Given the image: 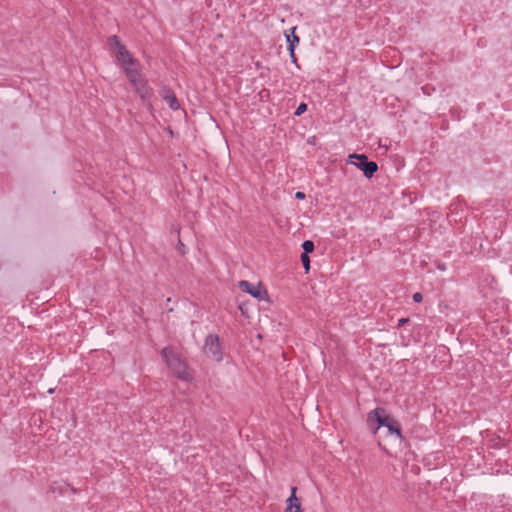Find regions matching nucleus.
<instances>
[{
  "label": "nucleus",
  "instance_id": "6e6552de",
  "mask_svg": "<svg viewBox=\"0 0 512 512\" xmlns=\"http://www.w3.org/2000/svg\"><path fill=\"white\" fill-rule=\"evenodd\" d=\"M297 487H291V495L287 499V508L285 512H303L299 499L296 497Z\"/></svg>",
  "mask_w": 512,
  "mask_h": 512
},
{
  "label": "nucleus",
  "instance_id": "6ab92c4d",
  "mask_svg": "<svg viewBox=\"0 0 512 512\" xmlns=\"http://www.w3.org/2000/svg\"><path fill=\"white\" fill-rule=\"evenodd\" d=\"M290 58H291L292 63H294L298 67L295 51H293V54H290Z\"/></svg>",
  "mask_w": 512,
  "mask_h": 512
},
{
  "label": "nucleus",
  "instance_id": "7ed1b4c3",
  "mask_svg": "<svg viewBox=\"0 0 512 512\" xmlns=\"http://www.w3.org/2000/svg\"><path fill=\"white\" fill-rule=\"evenodd\" d=\"M116 59L123 68L129 81H133L135 78V73L140 71L139 61L132 56L126 47H119V50H117L116 53Z\"/></svg>",
  "mask_w": 512,
  "mask_h": 512
},
{
  "label": "nucleus",
  "instance_id": "9d476101",
  "mask_svg": "<svg viewBox=\"0 0 512 512\" xmlns=\"http://www.w3.org/2000/svg\"><path fill=\"white\" fill-rule=\"evenodd\" d=\"M162 97L168 104L169 108L172 110H178L180 108V104L175 94L169 89L164 88L162 91Z\"/></svg>",
  "mask_w": 512,
  "mask_h": 512
},
{
  "label": "nucleus",
  "instance_id": "f3484780",
  "mask_svg": "<svg viewBox=\"0 0 512 512\" xmlns=\"http://www.w3.org/2000/svg\"><path fill=\"white\" fill-rule=\"evenodd\" d=\"M494 441L495 443L492 445L494 448H501L503 446L500 438H495Z\"/></svg>",
  "mask_w": 512,
  "mask_h": 512
},
{
  "label": "nucleus",
  "instance_id": "f257e3e1",
  "mask_svg": "<svg viewBox=\"0 0 512 512\" xmlns=\"http://www.w3.org/2000/svg\"><path fill=\"white\" fill-rule=\"evenodd\" d=\"M367 424L373 434H376L381 427H386L389 436L399 441L404 439L400 423L391 417L383 407H376L368 413Z\"/></svg>",
  "mask_w": 512,
  "mask_h": 512
},
{
  "label": "nucleus",
  "instance_id": "f03ea898",
  "mask_svg": "<svg viewBox=\"0 0 512 512\" xmlns=\"http://www.w3.org/2000/svg\"><path fill=\"white\" fill-rule=\"evenodd\" d=\"M161 356L164 359L166 365L178 379L185 381L191 379V375L187 371L186 363L170 347L163 348L161 351Z\"/></svg>",
  "mask_w": 512,
  "mask_h": 512
},
{
  "label": "nucleus",
  "instance_id": "a211bd4d",
  "mask_svg": "<svg viewBox=\"0 0 512 512\" xmlns=\"http://www.w3.org/2000/svg\"><path fill=\"white\" fill-rule=\"evenodd\" d=\"M409 322V318H401L398 320V327H402L404 324Z\"/></svg>",
  "mask_w": 512,
  "mask_h": 512
},
{
  "label": "nucleus",
  "instance_id": "dca6fc26",
  "mask_svg": "<svg viewBox=\"0 0 512 512\" xmlns=\"http://www.w3.org/2000/svg\"><path fill=\"white\" fill-rule=\"evenodd\" d=\"M178 251L181 253V254H185L186 252V247L185 245L181 242V240H179L178 242V247H177Z\"/></svg>",
  "mask_w": 512,
  "mask_h": 512
},
{
  "label": "nucleus",
  "instance_id": "39448f33",
  "mask_svg": "<svg viewBox=\"0 0 512 512\" xmlns=\"http://www.w3.org/2000/svg\"><path fill=\"white\" fill-rule=\"evenodd\" d=\"M349 158L355 159V161L348 163L360 169L366 178H372L378 171V164L375 161H370L365 154L353 153L349 155Z\"/></svg>",
  "mask_w": 512,
  "mask_h": 512
},
{
  "label": "nucleus",
  "instance_id": "2eb2a0df",
  "mask_svg": "<svg viewBox=\"0 0 512 512\" xmlns=\"http://www.w3.org/2000/svg\"><path fill=\"white\" fill-rule=\"evenodd\" d=\"M412 298L414 302L420 303L423 300V295L420 292H416L413 294Z\"/></svg>",
  "mask_w": 512,
  "mask_h": 512
},
{
  "label": "nucleus",
  "instance_id": "423d86ee",
  "mask_svg": "<svg viewBox=\"0 0 512 512\" xmlns=\"http://www.w3.org/2000/svg\"><path fill=\"white\" fill-rule=\"evenodd\" d=\"M241 291L246 292L250 294L252 297L256 298L257 300H263L265 296L267 295L266 290L261 289V284L254 285L246 280H241L238 284Z\"/></svg>",
  "mask_w": 512,
  "mask_h": 512
},
{
  "label": "nucleus",
  "instance_id": "aec40b11",
  "mask_svg": "<svg viewBox=\"0 0 512 512\" xmlns=\"http://www.w3.org/2000/svg\"><path fill=\"white\" fill-rule=\"evenodd\" d=\"M295 197H296V199H301L302 200V199L305 198V193L299 191V192H297L295 194Z\"/></svg>",
  "mask_w": 512,
  "mask_h": 512
},
{
  "label": "nucleus",
  "instance_id": "9b49d317",
  "mask_svg": "<svg viewBox=\"0 0 512 512\" xmlns=\"http://www.w3.org/2000/svg\"><path fill=\"white\" fill-rule=\"evenodd\" d=\"M108 44L111 48H116L119 50V47H125L120 41V38L117 35H112L108 37Z\"/></svg>",
  "mask_w": 512,
  "mask_h": 512
},
{
  "label": "nucleus",
  "instance_id": "0eeeda50",
  "mask_svg": "<svg viewBox=\"0 0 512 512\" xmlns=\"http://www.w3.org/2000/svg\"><path fill=\"white\" fill-rule=\"evenodd\" d=\"M135 87L136 91L140 94L141 98L145 99L150 96L151 89L148 87L147 82L142 78L140 71L135 73V78L130 81Z\"/></svg>",
  "mask_w": 512,
  "mask_h": 512
},
{
  "label": "nucleus",
  "instance_id": "4468645a",
  "mask_svg": "<svg viewBox=\"0 0 512 512\" xmlns=\"http://www.w3.org/2000/svg\"><path fill=\"white\" fill-rule=\"evenodd\" d=\"M307 104L302 102L298 105V107L296 108L295 112H294V115L295 116H301L302 114H304L306 111H307Z\"/></svg>",
  "mask_w": 512,
  "mask_h": 512
},
{
  "label": "nucleus",
  "instance_id": "ddd939ff",
  "mask_svg": "<svg viewBox=\"0 0 512 512\" xmlns=\"http://www.w3.org/2000/svg\"><path fill=\"white\" fill-rule=\"evenodd\" d=\"M301 262H302V265L305 269V272L308 273L309 270H310V257L309 255H306V253H302L301 254Z\"/></svg>",
  "mask_w": 512,
  "mask_h": 512
},
{
  "label": "nucleus",
  "instance_id": "1a4fd4ad",
  "mask_svg": "<svg viewBox=\"0 0 512 512\" xmlns=\"http://www.w3.org/2000/svg\"><path fill=\"white\" fill-rule=\"evenodd\" d=\"M296 27H291L288 31L285 32V37L287 41V50L289 51V54H293V51H295L296 46L300 42L299 36L295 34Z\"/></svg>",
  "mask_w": 512,
  "mask_h": 512
},
{
  "label": "nucleus",
  "instance_id": "20e7f679",
  "mask_svg": "<svg viewBox=\"0 0 512 512\" xmlns=\"http://www.w3.org/2000/svg\"><path fill=\"white\" fill-rule=\"evenodd\" d=\"M203 352L208 357L217 362L223 359L221 341L218 335L208 334L204 340Z\"/></svg>",
  "mask_w": 512,
  "mask_h": 512
},
{
  "label": "nucleus",
  "instance_id": "f8f14e48",
  "mask_svg": "<svg viewBox=\"0 0 512 512\" xmlns=\"http://www.w3.org/2000/svg\"><path fill=\"white\" fill-rule=\"evenodd\" d=\"M302 249H303V253H306V255H309L310 253H312L315 249V245H314V242L311 241V240H305L303 243H302Z\"/></svg>",
  "mask_w": 512,
  "mask_h": 512
}]
</instances>
